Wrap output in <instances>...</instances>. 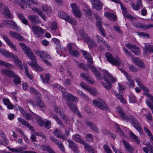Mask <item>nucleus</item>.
Here are the masks:
<instances>
[{
    "label": "nucleus",
    "mask_w": 153,
    "mask_h": 153,
    "mask_svg": "<svg viewBox=\"0 0 153 153\" xmlns=\"http://www.w3.org/2000/svg\"><path fill=\"white\" fill-rule=\"evenodd\" d=\"M80 76L84 79H85L86 81L88 82L89 83L91 84L94 83V79L91 78L89 75L86 76V75L83 73H81Z\"/></svg>",
    "instance_id": "31"
},
{
    "label": "nucleus",
    "mask_w": 153,
    "mask_h": 153,
    "mask_svg": "<svg viewBox=\"0 0 153 153\" xmlns=\"http://www.w3.org/2000/svg\"><path fill=\"white\" fill-rule=\"evenodd\" d=\"M84 11L85 12L86 14L88 15L91 16L93 13L91 11V10L89 8V7L88 6L86 7L85 9L84 10Z\"/></svg>",
    "instance_id": "64"
},
{
    "label": "nucleus",
    "mask_w": 153,
    "mask_h": 153,
    "mask_svg": "<svg viewBox=\"0 0 153 153\" xmlns=\"http://www.w3.org/2000/svg\"><path fill=\"white\" fill-rule=\"evenodd\" d=\"M77 91L78 94L82 97L83 98L86 100H88L89 99V97L88 96L83 93L82 91L79 90Z\"/></svg>",
    "instance_id": "57"
},
{
    "label": "nucleus",
    "mask_w": 153,
    "mask_h": 153,
    "mask_svg": "<svg viewBox=\"0 0 153 153\" xmlns=\"http://www.w3.org/2000/svg\"><path fill=\"white\" fill-rule=\"evenodd\" d=\"M2 44V42L0 40V47L1 46ZM0 53L3 56L5 57H15L13 53L8 51L4 49L0 48Z\"/></svg>",
    "instance_id": "15"
},
{
    "label": "nucleus",
    "mask_w": 153,
    "mask_h": 153,
    "mask_svg": "<svg viewBox=\"0 0 153 153\" xmlns=\"http://www.w3.org/2000/svg\"><path fill=\"white\" fill-rule=\"evenodd\" d=\"M95 17L97 20L96 25L97 27L101 26L102 19L97 16H96Z\"/></svg>",
    "instance_id": "56"
},
{
    "label": "nucleus",
    "mask_w": 153,
    "mask_h": 153,
    "mask_svg": "<svg viewBox=\"0 0 153 153\" xmlns=\"http://www.w3.org/2000/svg\"><path fill=\"white\" fill-rule=\"evenodd\" d=\"M117 112L119 113L123 120H126L127 119V115L124 112L123 110L121 107L118 106L117 108Z\"/></svg>",
    "instance_id": "21"
},
{
    "label": "nucleus",
    "mask_w": 153,
    "mask_h": 153,
    "mask_svg": "<svg viewBox=\"0 0 153 153\" xmlns=\"http://www.w3.org/2000/svg\"><path fill=\"white\" fill-rule=\"evenodd\" d=\"M144 52V53L146 54L147 53V51H149V53L153 52V45H148L145 46L143 48Z\"/></svg>",
    "instance_id": "40"
},
{
    "label": "nucleus",
    "mask_w": 153,
    "mask_h": 153,
    "mask_svg": "<svg viewBox=\"0 0 153 153\" xmlns=\"http://www.w3.org/2000/svg\"><path fill=\"white\" fill-rule=\"evenodd\" d=\"M123 143L126 151L129 153H133L134 149L132 146H131L129 143L124 140H123Z\"/></svg>",
    "instance_id": "23"
},
{
    "label": "nucleus",
    "mask_w": 153,
    "mask_h": 153,
    "mask_svg": "<svg viewBox=\"0 0 153 153\" xmlns=\"http://www.w3.org/2000/svg\"><path fill=\"white\" fill-rule=\"evenodd\" d=\"M81 52L82 53L83 56L85 57H92L90 53L86 51H81Z\"/></svg>",
    "instance_id": "61"
},
{
    "label": "nucleus",
    "mask_w": 153,
    "mask_h": 153,
    "mask_svg": "<svg viewBox=\"0 0 153 153\" xmlns=\"http://www.w3.org/2000/svg\"><path fill=\"white\" fill-rule=\"evenodd\" d=\"M13 2L15 4H18L20 6L22 9L23 10L25 9L26 7H25L24 4L20 3L18 0H14V1H13Z\"/></svg>",
    "instance_id": "62"
},
{
    "label": "nucleus",
    "mask_w": 153,
    "mask_h": 153,
    "mask_svg": "<svg viewBox=\"0 0 153 153\" xmlns=\"http://www.w3.org/2000/svg\"><path fill=\"white\" fill-rule=\"evenodd\" d=\"M42 150L44 151H48L49 153H55L49 145H42L41 146Z\"/></svg>",
    "instance_id": "36"
},
{
    "label": "nucleus",
    "mask_w": 153,
    "mask_h": 153,
    "mask_svg": "<svg viewBox=\"0 0 153 153\" xmlns=\"http://www.w3.org/2000/svg\"><path fill=\"white\" fill-rule=\"evenodd\" d=\"M67 142L68 143L69 147L75 153H78L79 151L76 143L73 141L68 140Z\"/></svg>",
    "instance_id": "11"
},
{
    "label": "nucleus",
    "mask_w": 153,
    "mask_h": 153,
    "mask_svg": "<svg viewBox=\"0 0 153 153\" xmlns=\"http://www.w3.org/2000/svg\"><path fill=\"white\" fill-rule=\"evenodd\" d=\"M68 48L69 49V54L70 55H72L73 56L75 57H78L79 56L80 54L79 52L72 47L71 44L68 45Z\"/></svg>",
    "instance_id": "18"
},
{
    "label": "nucleus",
    "mask_w": 153,
    "mask_h": 153,
    "mask_svg": "<svg viewBox=\"0 0 153 153\" xmlns=\"http://www.w3.org/2000/svg\"><path fill=\"white\" fill-rule=\"evenodd\" d=\"M115 95L124 104H126V102L125 99L123 97V93H116L115 94Z\"/></svg>",
    "instance_id": "35"
},
{
    "label": "nucleus",
    "mask_w": 153,
    "mask_h": 153,
    "mask_svg": "<svg viewBox=\"0 0 153 153\" xmlns=\"http://www.w3.org/2000/svg\"><path fill=\"white\" fill-rule=\"evenodd\" d=\"M88 44L91 48H92L93 47H97V44L95 42L93 41L91 39L89 42L88 43Z\"/></svg>",
    "instance_id": "60"
},
{
    "label": "nucleus",
    "mask_w": 153,
    "mask_h": 153,
    "mask_svg": "<svg viewBox=\"0 0 153 153\" xmlns=\"http://www.w3.org/2000/svg\"><path fill=\"white\" fill-rule=\"evenodd\" d=\"M42 9L44 12H50L51 11V8L49 7H48L46 5H44L42 7Z\"/></svg>",
    "instance_id": "63"
},
{
    "label": "nucleus",
    "mask_w": 153,
    "mask_h": 153,
    "mask_svg": "<svg viewBox=\"0 0 153 153\" xmlns=\"http://www.w3.org/2000/svg\"><path fill=\"white\" fill-rule=\"evenodd\" d=\"M65 20L67 21L70 23L74 25H76V20L74 19H72L69 16Z\"/></svg>",
    "instance_id": "59"
},
{
    "label": "nucleus",
    "mask_w": 153,
    "mask_h": 153,
    "mask_svg": "<svg viewBox=\"0 0 153 153\" xmlns=\"http://www.w3.org/2000/svg\"><path fill=\"white\" fill-rule=\"evenodd\" d=\"M103 4L100 1V2L96 3H93L92 8H95L97 10L100 11L102 8Z\"/></svg>",
    "instance_id": "42"
},
{
    "label": "nucleus",
    "mask_w": 153,
    "mask_h": 153,
    "mask_svg": "<svg viewBox=\"0 0 153 153\" xmlns=\"http://www.w3.org/2000/svg\"><path fill=\"white\" fill-rule=\"evenodd\" d=\"M3 23L11 26L13 29L17 31H19L21 30L20 28L17 26L15 22L13 20L6 19L4 21Z\"/></svg>",
    "instance_id": "9"
},
{
    "label": "nucleus",
    "mask_w": 153,
    "mask_h": 153,
    "mask_svg": "<svg viewBox=\"0 0 153 153\" xmlns=\"http://www.w3.org/2000/svg\"><path fill=\"white\" fill-rule=\"evenodd\" d=\"M18 120L22 125L28 127L31 131H33L34 130L33 128L27 122L23 119L19 117L18 118Z\"/></svg>",
    "instance_id": "20"
},
{
    "label": "nucleus",
    "mask_w": 153,
    "mask_h": 153,
    "mask_svg": "<svg viewBox=\"0 0 153 153\" xmlns=\"http://www.w3.org/2000/svg\"><path fill=\"white\" fill-rule=\"evenodd\" d=\"M85 123L87 126L90 127L93 131L95 132H98V128L94 123L89 121H86Z\"/></svg>",
    "instance_id": "28"
},
{
    "label": "nucleus",
    "mask_w": 153,
    "mask_h": 153,
    "mask_svg": "<svg viewBox=\"0 0 153 153\" xmlns=\"http://www.w3.org/2000/svg\"><path fill=\"white\" fill-rule=\"evenodd\" d=\"M74 62L76 63L77 64V66L82 69L85 71H87L88 70V68L86 67V66L85 64L82 63H79L77 61H74Z\"/></svg>",
    "instance_id": "50"
},
{
    "label": "nucleus",
    "mask_w": 153,
    "mask_h": 153,
    "mask_svg": "<svg viewBox=\"0 0 153 153\" xmlns=\"http://www.w3.org/2000/svg\"><path fill=\"white\" fill-rule=\"evenodd\" d=\"M53 108L55 112L59 114L60 116L64 113L63 110L58 106L54 105L53 107Z\"/></svg>",
    "instance_id": "37"
},
{
    "label": "nucleus",
    "mask_w": 153,
    "mask_h": 153,
    "mask_svg": "<svg viewBox=\"0 0 153 153\" xmlns=\"http://www.w3.org/2000/svg\"><path fill=\"white\" fill-rule=\"evenodd\" d=\"M22 115L25 117V119L27 120H29L32 117L31 115L24 111H22Z\"/></svg>",
    "instance_id": "55"
},
{
    "label": "nucleus",
    "mask_w": 153,
    "mask_h": 153,
    "mask_svg": "<svg viewBox=\"0 0 153 153\" xmlns=\"http://www.w3.org/2000/svg\"><path fill=\"white\" fill-rule=\"evenodd\" d=\"M34 118L41 126H42L43 125L44 121L39 116L36 115L34 116Z\"/></svg>",
    "instance_id": "52"
},
{
    "label": "nucleus",
    "mask_w": 153,
    "mask_h": 153,
    "mask_svg": "<svg viewBox=\"0 0 153 153\" xmlns=\"http://www.w3.org/2000/svg\"><path fill=\"white\" fill-rule=\"evenodd\" d=\"M96 37L97 38V43H99L100 42L102 43L104 45L106 46L108 50L110 51L111 50V49L109 47L108 43L106 42L104 39L102 38L101 36H99L97 35L96 36Z\"/></svg>",
    "instance_id": "32"
},
{
    "label": "nucleus",
    "mask_w": 153,
    "mask_h": 153,
    "mask_svg": "<svg viewBox=\"0 0 153 153\" xmlns=\"http://www.w3.org/2000/svg\"><path fill=\"white\" fill-rule=\"evenodd\" d=\"M19 45L22 49L23 50L24 53L28 56L33 57V53L31 52V50L30 47L26 46L24 44L21 43H19Z\"/></svg>",
    "instance_id": "7"
},
{
    "label": "nucleus",
    "mask_w": 153,
    "mask_h": 153,
    "mask_svg": "<svg viewBox=\"0 0 153 153\" xmlns=\"http://www.w3.org/2000/svg\"><path fill=\"white\" fill-rule=\"evenodd\" d=\"M34 11L38 14L44 21L46 20V17L43 12L37 8H35L33 10Z\"/></svg>",
    "instance_id": "49"
},
{
    "label": "nucleus",
    "mask_w": 153,
    "mask_h": 153,
    "mask_svg": "<svg viewBox=\"0 0 153 153\" xmlns=\"http://www.w3.org/2000/svg\"><path fill=\"white\" fill-rule=\"evenodd\" d=\"M17 16L22 22L25 25H27L28 23V21L23 16L21 13H19L17 14Z\"/></svg>",
    "instance_id": "44"
},
{
    "label": "nucleus",
    "mask_w": 153,
    "mask_h": 153,
    "mask_svg": "<svg viewBox=\"0 0 153 153\" xmlns=\"http://www.w3.org/2000/svg\"><path fill=\"white\" fill-rule=\"evenodd\" d=\"M59 89L63 92V96L66 100L67 105L68 100L71 101H74L76 103L78 102L79 99L78 98L70 93L66 92V90L65 88L62 86H59Z\"/></svg>",
    "instance_id": "2"
},
{
    "label": "nucleus",
    "mask_w": 153,
    "mask_h": 153,
    "mask_svg": "<svg viewBox=\"0 0 153 153\" xmlns=\"http://www.w3.org/2000/svg\"><path fill=\"white\" fill-rule=\"evenodd\" d=\"M3 14L7 18L9 19H11L12 18V16L10 10L8 7L7 6H4Z\"/></svg>",
    "instance_id": "29"
},
{
    "label": "nucleus",
    "mask_w": 153,
    "mask_h": 153,
    "mask_svg": "<svg viewBox=\"0 0 153 153\" xmlns=\"http://www.w3.org/2000/svg\"><path fill=\"white\" fill-rule=\"evenodd\" d=\"M129 120L134 127L140 133H142L143 130L138 121L134 117L132 116H127V119L125 120L127 121Z\"/></svg>",
    "instance_id": "3"
},
{
    "label": "nucleus",
    "mask_w": 153,
    "mask_h": 153,
    "mask_svg": "<svg viewBox=\"0 0 153 153\" xmlns=\"http://www.w3.org/2000/svg\"><path fill=\"white\" fill-rule=\"evenodd\" d=\"M142 6L141 0H137L136 5L132 4V7L134 10H137L140 9Z\"/></svg>",
    "instance_id": "47"
},
{
    "label": "nucleus",
    "mask_w": 153,
    "mask_h": 153,
    "mask_svg": "<svg viewBox=\"0 0 153 153\" xmlns=\"http://www.w3.org/2000/svg\"><path fill=\"white\" fill-rule=\"evenodd\" d=\"M105 15L107 18L111 20H116L117 19L116 17L112 13L106 12L105 13Z\"/></svg>",
    "instance_id": "48"
},
{
    "label": "nucleus",
    "mask_w": 153,
    "mask_h": 153,
    "mask_svg": "<svg viewBox=\"0 0 153 153\" xmlns=\"http://www.w3.org/2000/svg\"><path fill=\"white\" fill-rule=\"evenodd\" d=\"M130 137L137 144H139L140 143V141L137 137L135 135L132 131L130 132Z\"/></svg>",
    "instance_id": "43"
},
{
    "label": "nucleus",
    "mask_w": 153,
    "mask_h": 153,
    "mask_svg": "<svg viewBox=\"0 0 153 153\" xmlns=\"http://www.w3.org/2000/svg\"><path fill=\"white\" fill-rule=\"evenodd\" d=\"M72 138L76 142L78 143H82L83 144L85 142L81 138L80 135L78 134H74Z\"/></svg>",
    "instance_id": "30"
},
{
    "label": "nucleus",
    "mask_w": 153,
    "mask_h": 153,
    "mask_svg": "<svg viewBox=\"0 0 153 153\" xmlns=\"http://www.w3.org/2000/svg\"><path fill=\"white\" fill-rule=\"evenodd\" d=\"M23 66H24L25 70V73L26 75L29 79H32L33 76L29 73V71L28 69L27 66L26 64H23Z\"/></svg>",
    "instance_id": "46"
},
{
    "label": "nucleus",
    "mask_w": 153,
    "mask_h": 153,
    "mask_svg": "<svg viewBox=\"0 0 153 153\" xmlns=\"http://www.w3.org/2000/svg\"><path fill=\"white\" fill-rule=\"evenodd\" d=\"M132 60L138 67L141 68H144L145 66L143 62L139 58H133Z\"/></svg>",
    "instance_id": "25"
},
{
    "label": "nucleus",
    "mask_w": 153,
    "mask_h": 153,
    "mask_svg": "<svg viewBox=\"0 0 153 153\" xmlns=\"http://www.w3.org/2000/svg\"><path fill=\"white\" fill-rule=\"evenodd\" d=\"M13 61L15 64L18 65L21 70L23 69V68L22 63L18 58H14Z\"/></svg>",
    "instance_id": "45"
},
{
    "label": "nucleus",
    "mask_w": 153,
    "mask_h": 153,
    "mask_svg": "<svg viewBox=\"0 0 153 153\" xmlns=\"http://www.w3.org/2000/svg\"><path fill=\"white\" fill-rule=\"evenodd\" d=\"M61 118L66 123L68 124L69 123L70 120L69 118L66 116L64 113L62 115L60 116Z\"/></svg>",
    "instance_id": "54"
},
{
    "label": "nucleus",
    "mask_w": 153,
    "mask_h": 153,
    "mask_svg": "<svg viewBox=\"0 0 153 153\" xmlns=\"http://www.w3.org/2000/svg\"><path fill=\"white\" fill-rule=\"evenodd\" d=\"M0 65L4 66L5 67L10 69H13L14 68L13 65L10 64L8 63L0 60Z\"/></svg>",
    "instance_id": "41"
},
{
    "label": "nucleus",
    "mask_w": 153,
    "mask_h": 153,
    "mask_svg": "<svg viewBox=\"0 0 153 153\" xmlns=\"http://www.w3.org/2000/svg\"><path fill=\"white\" fill-rule=\"evenodd\" d=\"M126 46L131 50L135 54L139 55L140 54V50L136 46L131 45V44L127 43L126 44Z\"/></svg>",
    "instance_id": "12"
},
{
    "label": "nucleus",
    "mask_w": 153,
    "mask_h": 153,
    "mask_svg": "<svg viewBox=\"0 0 153 153\" xmlns=\"http://www.w3.org/2000/svg\"><path fill=\"white\" fill-rule=\"evenodd\" d=\"M29 27L31 28L34 34L36 35L37 36L40 33H44L43 29L39 26L33 25L31 28L30 26L29 25Z\"/></svg>",
    "instance_id": "14"
},
{
    "label": "nucleus",
    "mask_w": 153,
    "mask_h": 153,
    "mask_svg": "<svg viewBox=\"0 0 153 153\" xmlns=\"http://www.w3.org/2000/svg\"><path fill=\"white\" fill-rule=\"evenodd\" d=\"M73 101H71L70 100H68L67 105L71 111L76 114L79 117H82V114L78 110L77 107H76V105L73 103Z\"/></svg>",
    "instance_id": "5"
},
{
    "label": "nucleus",
    "mask_w": 153,
    "mask_h": 153,
    "mask_svg": "<svg viewBox=\"0 0 153 153\" xmlns=\"http://www.w3.org/2000/svg\"><path fill=\"white\" fill-rule=\"evenodd\" d=\"M13 77V82L15 85H18L20 83L21 79L16 74Z\"/></svg>",
    "instance_id": "51"
},
{
    "label": "nucleus",
    "mask_w": 153,
    "mask_h": 153,
    "mask_svg": "<svg viewBox=\"0 0 153 153\" xmlns=\"http://www.w3.org/2000/svg\"><path fill=\"white\" fill-rule=\"evenodd\" d=\"M89 93L94 96H95L96 94L97 91L95 89L92 88L89 86L87 89Z\"/></svg>",
    "instance_id": "58"
},
{
    "label": "nucleus",
    "mask_w": 153,
    "mask_h": 153,
    "mask_svg": "<svg viewBox=\"0 0 153 153\" xmlns=\"http://www.w3.org/2000/svg\"><path fill=\"white\" fill-rule=\"evenodd\" d=\"M7 148L10 151L15 153H21L25 149L26 147L24 146L19 147L17 148H11L9 146H7Z\"/></svg>",
    "instance_id": "27"
},
{
    "label": "nucleus",
    "mask_w": 153,
    "mask_h": 153,
    "mask_svg": "<svg viewBox=\"0 0 153 153\" xmlns=\"http://www.w3.org/2000/svg\"><path fill=\"white\" fill-rule=\"evenodd\" d=\"M84 145L85 148L89 153H95V149L92 147L91 146L85 142L83 144Z\"/></svg>",
    "instance_id": "33"
},
{
    "label": "nucleus",
    "mask_w": 153,
    "mask_h": 153,
    "mask_svg": "<svg viewBox=\"0 0 153 153\" xmlns=\"http://www.w3.org/2000/svg\"><path fill=\"white\" fill-rule=\"evenodd\" d=\"M35 53L40 57H46L50 56L45 51H41L38 50L35 51Z\"/></svg>",
    "instance_id": "39"
},
{
    "label": "nucleus",
    "mask_w": 153,
    "mask_h": 153,
    "mask_svg": "<svg viewBox=\"0 0 153 153\" xmlns=\"http://www.w3.org/2000/svg\"><path fill=\"white\" fill-rule=\"evenodd\" d=\"M103 73L102 75L103 76V79L107 83L108 86H107L105 83L103 82H101V84L104 86L107 89H109L112 87V85L109 81L108 80V78L111 80L112 82H114L116 81V79L115 77H113L110 74L108 73V72L106 70H103L102 71Z\"/></svg>",
    "instance_id": "1"
},
{
    "label": "nucleus",
    "mask_w": 153,
    "mask_h": 153,
    "mask_svg": "<svg viewBox=\"0 0 153 153\" xmlns=\"http://www.w3.org/2000/svg\"><path fill=\"white\" fill-rule=\"evenodd\" d=\"M71 7L73 11L75 16L78 18H80L82 14L79 11V7L76 6V4L74 3L71 4Z\"/></svg>",
    "instance_id": "13"
},
{
    "label": "nucleus",
    "mask_w": 153,
    "mask_h": 153,
    "mask_svg": "<svg viewBox=\"0 0 153 153\" xmlns=\"http://www.w3.org/2000/svg\"><path fill=\"white\" fill-rule=\"evenodd\" d=\"M28 18L33 24H39L40 22L39 20V17L35 15H29Z\"/></svg>",
    "instance_id": "24"
},
{
    "label": "nucleus",
    "mask_w": 153,
    "mask_h": 153,
    "mask_svg": "<svg viewBox=\"0 0 153 153\" xmlns=\"http://www.w3.org/2000/svg\"><path fill=\"white\" fill-rule=\"evenodd\" d=\"M88 65V68L91 69L92 71L94 73V74L96 76L97 78L99 79H102V78L100 76L98 71L97 69L93 65Z\"/></svg>",
    "instance_id": "26"
},
{
    "label": "nucleus",
    "mask_w": 153,
    "mask_h": 153,
    "mask_svg": "<svg viewBox=\"0 0 153 153\" xmlns=\"http://www.w3.org/2000/svg\"><path fill=\"white\" fill-rule=\"evenodd\" d=\"M30 59L31 61L28 62H27L29 65L37 71H42L43 70L42 68L37 64L36 58H30Z\"/></svg>",
    "instance_id": "8"
},
{
    "label": "nucleus",
    "mask_w": 153,
    "mask_h": 153,
    "mask_svg": "<svg viewBox=\"0 0 153 153\" xmlns=\"http://www.w3.org/2000/svg\"><path fill=\"white\" fill-rule=\"evenodd\" d=\"M92 102L95 106L98 107L101 110H105L108 109V106L101 99L94 100Z\"/></svg>",
    "instance_id": "4"
},
{
    "label": "nucleus",
    "mask_w": 153,
    "mask_h": 153,
    "mask_svg": "<svg viewBox=\"0 0 153 153\" xmlns=\"http://www.w3.org/2000/svg\"><path fill=\"white\" fill-rule=\"evenodd\" d=\"M132 25L135 27L143 28L144 29H148L153 27V25L152 24L146 25H143L140 23L134 22L132 23Z\"/></svg>",
    "instance_id": "10"
},
{
    "label": "nucleus",
    "mask_w": 153,
    "mask_h": 153,
    "mask_svg": "<svg viewBox=\"0 0 153 153\" xmlns=\"http://www.w3.org/2000/svg\"><path fill=\"white\" fill-rule=\"evenodd\" d=\"M107 61L110 63L116 66L120 65V60H117L116 58H107Z\"/></svg>",
    "instance_id": "34"
},
{
    "label": "nucleus",
    "mask_w": 153,
    "mask_h": 153,
    "mask_svg": "<svg viewBox=\"0 0 153 153\" xmlns=\"http://www.w3.org/2000/svg\"><path fill=\"white\" fill-rule=\"evenodd\" d=\"M21 2L24 4L26 8H31V6L30 4H37L38 3L34 0H20Z\"/></svg>",
    "instance_id": "17"
},
{
    "label": "nucleus",
    "mask_w": 153,
    "mask_h": 153,
    "mask_svg": "<svg viewBox=\"0 0 153 153\" xmlns=\"http://www.w3.org/2000/svg\"><path fill=\"white\" fill-rule=\"evenodd\" d=\"M51 116L56 121L57 123L61 127H63V122L57 116L53 114H52Z\"/></svg>",
    "instance_id": "38"
},
{
    "label": "nucleus",
    "mask_w": 153,
    "mask_h": 153,
    "mask_svg": "<svg viewBox=\"0 0 153 153\" xmlns=\"http://www.w3.org/2000/svg\"><path fill=\"white\" fill-rule=\"evenodd\" d=\"M120 6L122 9L123 14L124 17L130 19H135L134 17L128 13L127 9L123 4H121Z\"/></svg>",
    "instance_id": "19"
},
{
    "label": "nucleus",
    "mask_w": 153,
    "mask_h": 153,
    "mask_svg": "<svg viewBox=\"0 0 153 153\" xmlns=\"http://www.w3.org/2000/svg\"><path fill=\"white\" fill-rule=\"evenodd\" d=\"M79 34L81 36L83 41L87 44L89 42L91 39L87 34H85L83 32L82 30H80L79 31Z\"/></svg>",
    "instance_id": "22"
},
{
    "label": "nucleus",
    "mask_w": 153,
    "mask_h": 153,
    "mask_svg": "<svg viewBox=\"0 0 153 153\" xmlns=\"http://www.w3.org/2000/svg\"><path fill=\"white\" fill-rule=\"evenodd\" d=\"M120 70L126 76V78L127 80V84L129 85V88H134L135 86V84L134 81L131 79V76L122 69H121Z\"/></svg>",
    "instance_id": "6"
},
{
    "label": "nucleus",
    "mask_w": 153,
    "mask_h": 153,
    "mask_svg": "<svg viewBox=\"0 0 153 153\" xmlns=\"http://www.w3.org/2000/svg\"><path fill=\"white\" fill-rule=\"evenodd\" d=\"M1 72L3 75L10 77H13L16 74L14 71L7 69H4L2 70Z\"/></svg>",
    "instance_id": "16"
},
{
    "label": "nucleus",
    "mask_w": 153,
    "mask_h": 153,
    "mask_svg": "<svg viewBox=\"0 0 153 153\" xmlns=\"http://www.w3.org/2000/svg\"><path fill=\"white\" fill-rule=\"evenodd\" d=\"M58 15L61 18L65 20L67 18L68 16L64 12H60L59 13Z\"/></svg>",
    "instance_id": "53"
}]
</instances>
